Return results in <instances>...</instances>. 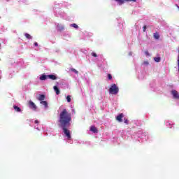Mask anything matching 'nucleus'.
<instances>
[{
	"instance_id": "f257e3e1",
	"label": "nucleus",
	"mask_w": 179,
	"mask_h": 179,
	"mask_svg": "<svg viewBox=\"0 0 179 179\" xmlns=\"http://www.w3.org/2000/svg\"><path fill=\"white\" fill-rule=\"evenodd\" d=\"M71 121H72V115L66 109H63L59 114V127L63 129L64 134L68 139H71V131L68 128L71 127Z\"/></svg>"
},
{
	"instance_id": "f03ea898",
	"label": "nucleus",
	"mask_w": 179,
	"mask_h": 179,
	"mask_svg": "<svg viewBox=\"0 0 179 179\" xmlns=\"http://www.w3.org/2000/svg\"><path fill=\"white\" fill-rule=\"evenodd\" d=\"M118 92H120V89L117 87V85L112 84L110 87L109 88V94H117Z\"/></svg>"
},
{
	"instance_id": "7ed1b4c3",
	"label": "nucleus",
	"mask_w": 179,
	"mask_h": 179,
	"mask_svg": "<svg viewBox=\"0 0 179 179\" xmlns=\"http://www.w3.org/2000/svg\"><path fill=\"white\" fill-rule=\"evenodd\" d=\"M171 94L173 96V99H176L178 100H179V93L178 92H177L176 90H172L171 91Z\"/></svg>"
},
{
	"instance_id": "20e7f679",
	"label": "nucleus",
	"mask_w": 179,
	"mask_h": 179,
	"mask_svg": "<svg viewBox=\"0 0 179 179\" xmlns=\"http://www.w3.org/2000/svg\"><path fill=\"white\" fill-rule=\"evenodd\" d=\"M29 105L30 108H32V110H34V111H36L37 110V106H36V103H34V102L29 101Z\"/></svg>"
},
{
	"instance_id": "39448f33",
	"label": "nucleus",
	"mask_w": 179,
	"mask_h": 179,
	"mask_svg": "<svg viewBox=\"0 0 179 179\" xmlns=\"http://www.w3.org/2000/svg\"><path fill=\"white\" fill-rule=\"evenodd\" d=\"M124 117V113H120L119 114L117 117H116V120L117 121H118V122H122V118Z\"/></svg>"
},
{
	"instance_id": "423d86ee",
	"label": "nucleus",
	"mask_w": 179,
	"mask_h": 179,
	"mask_svg": "<svg viewBox=\"0 0 179 179\" xmlns=\"http://www.w3.org/2000/svg\"><path fill=\"white\" fill-rule=\"evenodd\" d=\"M90 131H91L92 132H94V134H97V132H99V130L94 126H91Z\"/></svg>"
},
{
	"instance_id": "0eeeda50",
	"label": "nucleus",
	"mask_w": 179,
	"mask_h": 179,
	"mask_svg": "<svg viewBox=\"0 0 179 179\" xmlns=\"http://www.w3.org/2000/svg\"><path fill=\"white\" fill-rule=\"evenodd\" d=\"M45 99V95L44 94H39L38 96L37 97V100L39 101H43Z\"/></svg>"
},
{
	"instance_id": "6e6552de",
	"label": "nucleus",
	"mask_w": 179,
	"mask_h": 179,
	"mask_svg": "<svg viewBox=\"0 0 179 179\" xmlns=\"http://www.w3.org/2000/svg\"><path fill=\"white\" fill-rule=\"evenodd\" d=\"M48 79H51L52 80H57V76L54 74L48 75Z\"/></svg>"
},
{
	"instance_id": "1a4fd4ad",
	"label": "nucleus",
	"mask_w": 179,
	"mask_h": 179,
	"mask_svg": "<svg viewBox=\"0 0 179 179\" xmlns=\"http://www.w3.org/2000/svg\"><path fill=\"white\" fill-rule=\"evenodd\" d=\"M53 89H54V90H55L56 94L58 95V94H59V93H61V92L59 91V88H58L57 86H54V87H53Z\"/></svg>"
},
{
	"instance_id": "9d476101",
	"label": "nucleus",
	"mask_w": 179,
	"mask_h": 179,
	"mask_svg": "<svg viewBox=\"0 0 179 179\" xmlns=\"http://www.w3.org/2000/svg\"><path fill=\"white\" fill-rule=\"evenodd\" d=\"M48 78V75L43 74L40 77V80H45Z\"/></svg>"
},
{
	"instance_id": "9b49d317",
	"label": "nucleus",
	"mask_w": 179,
	"mask_h": 179,
	"mask_svg": "<svg viewBox=\"0 0 179 179\" xmlns=\"http://www.w3.org/2000/svg\"><path fill=\"white\" fill-rule=\"evenodd\" d=\"M13 108L15 110V111H16L17 113H20V111H22V109H20L18 106H17L16 105L13 106Z\"/></svg>"
},
{
	"instance_id": "f8f14e48",
	"label": "nucleus",
	"mask_w": 179,
	"mask_h": 179,
	"mask_svg": "<svg viewBox=\"0 0 179 179\" xmlns=\"http://www.w3.org/2000/svg\"><path fill=\"white\" fill-rule=\"evenodd\" d=\"M153 36L155 40H159V38H160V34L157 32L154 33Z\"/></svg>"
},
{
	"instance_id": "ddd939ff",
	"label": "nucleus",
	"mask_w": 179,
	"mask_h": 179,
	"mask_svg": "<svg viewBox=\"0 0 179 179\" xmlns=\"http://www.w3.org/2000/svg\"><path fill=\"white\" fill-rule=\"evenodd\" d=\"M57 30L59 31H62V30H64V26L61 24H57Z\"/></svg>"
},
{
	"instance_id": "4468645a",
	"label": "nucleus",
	"mask_w": 179,
	"mask_h": 179,
	"mask_svg": "<svg viewBox=\"0 0 179 179\" xmlns=\"http://www.w3.org/2000/svg\"><path fill=\"white\" fill-rule=\"evenodd\" d=\"M41 104H43V106H44L46 108L48 107V103H47L46 101H41Z\"/></svg>"
},
{
	"instance_id": "2eb2a0df",
	"label": "nucleus",
	"mask_w": 179,
	"mask_h": 179,
	"mask_svg": "<svg viewBox=\"0 0 179 179\" xmlns=\"http://www.w3.org/2000/svg\"><path fill=\"white\" fill-rule=\"evenodd\" d=\"M24 36H25L26 38H27L28 40H31V38H33V37L31 36V35L29 34H27V33L24 34Z\"/></svg>"
},
{
	"instance_id": "dca6fc26",
	"label": "nucleus",
	"mask_w": 179,
	"mask_h": 179,
	"mask_svg": "<svg viewBox=\"0 0 179 179\" xmlns=\"http://www.w3.org/2000/svg\"><path fill=\"white\" fill-rule=\"evenodd\" d=\"M70 71H71V72H74V73H76V75H78V73H79V71H78L76 69L71 68L70 69Z\"/></svg>"
},
{
	"instance_id": "f3484780",
	"label": "nucleus",
	"mask_w": 179,
	"mask_h": 179,
	"mask_svg": "<svg viewBox=\"0 0 179 179\" xmlns=\"http://www.w3.org/2000/svg\"><path fill=\"white\" fill-rule=\"evenodd\" d=\"M71 27H74V29H78L79 28V27L76 24H72Z\"/></svg>"
},
{
	"instance_id": "a211bd4d",
	"label": "nucleus",
	"mask_w": 179,
	"mask_h": 179,
	"mask_svg": "<svg viewBox=\"0 0 179 179\" xmlns=\"http://www.w3.org/2000/svg\"><path fill=\"white\" fill-rule=\"evenodd\" d=\"M160 57H155L154 60L155 61V62H160Z\"/></svg>"
},
{
	"instance_id": "6ab92c4d",
	"label": "nucleus",
	"mask_w": 179,
	"mask_h": 179,
	"mask_svg": "<svg viewBox=\"0 0 179 179\" xmlns=\"http://www.w3.org/2000/svg\"><path fill=\"white\" fill-rule=\"evenodd\" d=\"M66 100H67V102L68 103H71V96L70 95H68L67 96H66Z\"/></svg>"
},
{
	"instance_id": "aec40b11",
	"label": "nucleus",
	"mask_w": 179,
	"mask_h": 179,
	"mask_svg": "<svg viewBox=\"0 0 179 179\" xmlns=\"http://www.w3.org/2000/svg\"><path fill=\"white\" fill-rule=\"evenodd\" d=\"M108 79H109V80H111V79H113V76H111V74H108Z\"/></svg>"
},
{
	"instance_id": "412c9836",
	"label": "nucleus",
	"mask_w": 179,
	"mask_h": 179,
	"mask_svg": "<svg viewBox=\"0 0 179 179\" xmlns=\"http://www.w3.org/2000/svg\"><path fill=\"white\" fill-rule=\"evenodd\" d=\"M124 124H126L127 125H128L129 121L128 120V119H124Z\"/></svg>"
},
{
	"instance_id": "4be33fe9",
	"label": "nucleus",
	"mask_w": 179,
	"mask_h": 179,
	"mask_svg": "<svg viewBox=\"0 0 179 179\" xmlns=\"http://www.w3.org/2000/svg\"><path fill=\"white\" fill-rule=\"evenodd\" d=\"M91 55H92V57H94L95 58L97 57V54H96V52H92Z\"/></svg>"
},
{
	"instance_id": "5701e85b",
	"label": "nucleus",
	"mask_w": 179,
	"mask_h": 179,
	"mask_svg": "<svg viewBox=\"0 0 179 179\" xmlns=\"http://www.w3.org/2000/svg\"><path fill=\"white\" fill-rule=\"evenodd\" d=\"M145 55H147V57H149L150 55L149 54V51H148V50H146L145 52Z\"/></svg>"
},
{
	"instance_id": "b1692460",
	"label": "nucleus",
	"mask_w": 179,
	"mask_h": 179,
	"mask_svg": "<svg viewBox=\"0 0 179 179\" xmlns=\"http://www.w3.org/2000/svg\"><path fill=\"white\" fill-rule=\"evenodd\" d=\"M143 31H146V25H144L143 27Z\"/></svg>"
},
{
	"instance_id": "393cba45",
	"label": "nucleus",
	"mask_w": 179,
	"mask_h": 179,
	"mask_svg": "<svg viewBox=\"0 0 179 179\" xmlns=\"http://www.w3.org/2000/svg\"><path fill=\"white\" fill-rule=\"evenodd\" d=\"M143 64L144 65H149V62L145 61V62H143Z\"/></svg>"
},
{
	"instance_id": "a878e982",
	"label": "nucleus",
	"mask_w": 179,
	"mask_h": 179,
	"mask_svg": "<svg viewBox=\"0 0 179 179\" xmlns=\"http://www.w3.org/2000/svg\"><path fill=\"white\" fill-rule=\"evenodd\" d=\"M34 45H35V47H38V43L37 42H35Z\"/></svg>"
},
{
	"instance_id": "bb28decb",
	"label": "nucleus",
	"mask_w": 179,
	"mask_h": 179,
	"mask_svg": "<svg viewBox=\"0 0 179 179\" xmlns=\"http://www.w3.org/2000/svg\"><path fill=\"white\" fill-rule=\"evenodd\" d=\"M35 124H38V120H35Z\"/></svg>"
},
{
	"instance_id": "cd10ccee",
	"label": "nucleus",
	"mask_w": 179,
	"mask_h": 179,
	"mask_svg": "<svg viewBox=\"0 0 179 179\" xmlns=\"http://www.w3.org/2000/svg\"><path fill=\"white\" fill-rule=\"evenodd\" d=\"M0 47H1V43H0Z\"/></svg>"
},
{
	"instance_id": "c85d7f7f",
	"label": "nucleus",
	"mask_w": 179,
	"mask_h": 179,
	"mask_svg": "<svg viewBox=\"0 0 179 179\" xmlns=\"http://www.w3.org/2000/svg\"><path fill=\"white\" fill-rule=\"evenodd\" d=\"M0 79H1V76H0Z\"/></svg>"
}]
</instances>
